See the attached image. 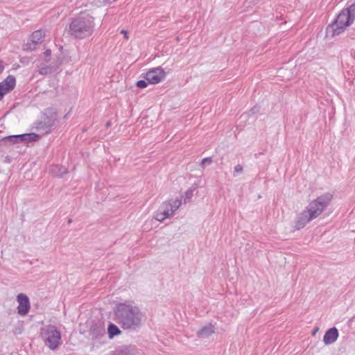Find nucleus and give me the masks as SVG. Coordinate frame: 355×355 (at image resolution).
I'll use <instances>...</instances> for the list:
<instances>
[{"mask_svg":"<svg viewBox=\"0 0 355 355\" xmlns=\"http://www.w3.org/2000/svg\"><path fill=\"white\" fill-rule=\"evenodd\" d=\"M113 312L114 321L126 331H138L146 320L145 313L130 301L117 304Z\"/></svg>","mask_w":355,"mask_h":355,"instance_id":"f257e3e1","label":"nucleus"},{"mask_svg":"<svg viewBox=\"0 0 355 355\" xmlns=\"http://www.w3.org/2000/svg\"><path fill=\"white\" fill-rule=\"evenodd\" d=\"M332 195L327 193L312 200L297 217L295 229L303 228L308 223L318 217L329 205Z\"/></svg>","mask_w":355,"mask_h":355,"instance_id":"f03ea898","label":"nucleus"},{"mask_svg":"<svg viewBox=\"0 0 355 355\" xmlns=\"http://www.w3.org/2000/svg\"><path fill=\"white\" fill-rule=\"evenodd\" d=\"M355 19V4L343 9L336 19L327 28V35L334 37L343 33Z\"/></svg>","mask_w":355,"mask_h":355,"instance_id":"7ed1b4c3","label":"nucleus"},{"mask_svg":"<svg viewBox=\"0 0 355 355\" xmlns=\"http://www.w3.org/2000/svg\"><path fill=\"white\" fill-rule=\"evenodd\" d=\"M94 27L93 17L83 12L72 19L69 25V32L76 38L83 39L92 35Z\"/></svg>","mask_w":355,"mask_h":355,"instance_id":"20e7f679","label":"nucleus"},{"mask_svg":"<svg viewBox=\"0 0 355 355\" xmlns=\"http://www.w3.org/2000/svg\"><path fill=\"white\" fill-rule=\"evenodd\" d=\"M41 336L45 345L52 350L56 349L62 344L60 332L53 325L42 328Z\"/></svg>","mask_w":355,"mask_h":355,"instance_id":"39448f33","label":"nucleus"},{"mask_svg":"<svg viewBox=\"0 0 355 355\" xmlns=\"http://www.w3.org/2000/svg\"><path fill=\"white\" fill-rule=\"evenodd\" d=\"M182 205L180 199H171L163 202L159 209L155 212L154 218L160 222L171 217Z\"/></svg>","mask_w":355,"mask_h":355,"instance_id":"423d86ee","label":"nucleus"},{"mask_svg":"<svg viewBox=\"0 0 355 355\" xmlns=\"http://www.w3.org/2000/svg\"><path fill=\"white\" fill-rule=\"evenodd\" d=\"M56 120V113L51 110H46L43 114L41 120L37 123V129L48 133L53 126Z\"/></svg>","mask_w":355,"mask_h":355,"instance_id":"0eeeda50","label":"nucleus"},{"mask_svg":"<svg viewBox=\"0 0 355 355\" xmlns=\"http://www.w3.org/2000/svg\"><path fill=\"white\" fill-rule=\"evenodd\" d=\"M166 75L164 70L161 67H157L148 71L144 78L148 83L155 85L164 80Z\"/></svg>","mask_w":355,"mask_h":355,"instance_id":"6e6552de","label":"nucleus"},{"mask_svg":"<svg viewBox=\"0 0 355 355\" xmlns=\"http://www.w3.org/2000/svg\"><path fill=\"white\" fill-rule=\"evenodd\" d=\"M18 302L17 311L21 315H25L30 309V302L28 297L23 293H20L17 297Z\"/></svg>","mask_w":355,"mask_h":355,"instance_id":"1a4fd4ad","label":"nucleus"},{"mask_svg":"<svg viewBox=\"0 0 355 355\" xmlns=\"http://www.w3.org/2000/svg\"><path fill=\"white\" fill-rule=\"evenodd\" d=\"M15 85V78L9 76L6 79L1 83H0V100L3 96L12 90Z\"/></svg>","mask_w":355,"mask_h":355,"instance_id":"9d476101","label":"nucleus"},{"mask_svg":"<svg viewBox=\"0 0 355 355\" xmlns=\"http://www.w3.org/2000/svg\"><path fill=\"white\" fill-rule=\"evenodd\" d=\"M338 337V331L336 327L328 329L323 337L325 345H330L336 341Z\"/></svg>","mask_w":355,"mask_h":355,"instance_id":"9b49d317","label":"nucleus"},{"mask_svg":"<svg viewBox=\"0 0 355 355\" xmlns=\"http://www.w3.org/2000/svg\"><path fill=\"white\" fill-rule=\"evenodd\" d=\"M90 335L92 339H100L105 336V329L101 324H94L90 329Z\"/></svg>","mask_w":355,"mask_h":355,"instance_id":"f8f14e48","label":"nucleus"},{"mask_svg":"<svg viewBox=\"0 0 355 355\" xmlns=\"http://www.w3.org/2000/svg\"><path fill=\"white\" fill-rule=\"evenodd\" d=\"M215 331L214 327L209 324L203 327L198 331V336L201 338H207L211 336Z\"/></svg>","mask_w":355,"mask_h":355,"instance_id":"ddd939ff","label":"nucleus"},{"mask_svg":"<svg viewBox=\"0 0 355 355\" xmlns=\"http://www.w3.org/2000/svg\"><path fill=\"white\" fill-rule=\"evenodd\" d=\"M1 144L5 146H11L15 144H21V140H19V135H10L8 137H3L1 140Z\"/></svg>","mask_w":355,"mask_h":355,"instance_id":"4468645a","label":"nucleus"},{"mask_svg":"<svg viewBox=\"0 0 355 355\" xmlns=\"http://www.w3.org/2000/svg\"><path fill=\"white\" fill-rule=\"evenodd\" d=\"M19 135V140H21V143H28L31 141H37L39 139V135L35 133H28V134H22Z\"/></svg>","mask_w":355,"mask_h":355,"instance_id":"2eb2a0df","label":"nucleus"},{"mask_svg":"<svg viewBox=\"0 0 355 355\" xmlns=\"http://www.w3.org/2000/svg\"><path fill=\"white\" fill-rule=\"evenodd\" d=\"M44 37V32L42 30H37L33 32L31 36V40L34 44L40 43Z\"/></svg>","mask_w":355,"mask_h":355,"instance_id":"dca6fc26","label":"nucleus"},{"mask_svg":"<svg viewBox=\"0 0 355 355\" xmlns=\"http://www.w3.org/2000/svg\"><path fill=\"white\" fill-rule=\"evenodd\" d=\"M107 333L109 335V338H113L114 336L121 334V331L116 324L110 323L108 325Z\"/></svg>","mask_w":355,"mask_h":355,"instance_id":"f3484780","label":"nucleus"},{"mask_svg":"<svg viewBox=\"0 0 355 355\" xmlns=\"http://www.w3.org/2000/svg\"><path fill=\"white\" fill-rule=\"evenodd\" d=\"M52 173H55L58 176L62 177L64 174L67 173V170L65 168L55 166L52 168Z\"/></svg>","mask_w":355,"mask_h":355,"instance_id":"a211bd4d","label":"nucleus"},{"mask_svg":"<svg viewBox=\"0 0 355 355\" xmlns=\"http://www.w3.org/2000/svg\"><path fill=\"white\" fill-rule=\"evenodd\" d=\"M193 189H189L185 192L184 196H183L184 203H186L187 201L191 200L192 196H193Z\"/></svg>","mask_w":355,"mask_h":355,"instance_id":"6ab92c4d","label":"nucleus"},{"mask_svg":"<svg viewBox=\"0 0 355 355\" xmlns=\"http://www.w3.org/2000/svg\"><path fill=\"white\" fill-rule=\"evenodd\" d=\"M243 168L241 164H237L234 168V176H237L239 174L243 172Z\"/></svg>","mask_w":355,"mask_h":355,"instance_id":"aec40b11","label":"nucleus"},{"mask_svg":"<svg viewBox=\"0 0 355 355\" xmlns=\"http://www.w3.org/2000/svg\"><path fill=\"white\" fill-rule=\"evenodd\" d=\"M148 85V81L147 80H139L137 83V86L139 87V88H145Z\"/></svg>","mask_w":355,"mask_h":355,"instance_id":"412c9836","label":"nucleus"},{"mask_svg":"<svg viewBox=\"0 0 355 355\" xmlns=\"http://www.w3.org/2000/svg\"><path fill=\"white\" fill-rule=\"evenodd\" d=\"M211 162H212V159L211 157H206L202 160L201 165L202 166H205L211 164Z\"/></svg>","mask_w":355,"mask_h":355,"instance_id":"4be33fe9","label":"nucleus"},{"mask_svg":"<svg viewBox=\"0 0 355 355\" xmlns=\"http://www.w3.org/2000/svg\"><path fill=\"white\" fill-rule=\"evenodd\" d=\"M49 71V69L46 67H43L40 70V73L41 74H47Z\"/></svg>","mask_w":355,"mask_h":355,"instance_id":"5701e85b","label":"nucleus"},{"mask_svg":"<svg viewBox=\"0 0 355 355\" xmlns=\"http://www.w3.org/2000/svg\"><path fill=\"white\" fill-rule=\"evenodd\" d=\"M4 69V66L3 64V62L0 60V73L3 71Z\"/></svg>","mask_w":355,"mask_h":355,"instance_id":"b1692460","label":"nucleus"},{"mask_svg":"<svg viewBox=\"0 0 355 355\" xmlns=\"http://www.w3.org/2000/svg\"><path fill=\"white\" fill-rule=\"evenodd\" d=\"M121 33H123V35H125V38L126 40H128V35H127V32H126L125 30H122V31H121Z\"/></svg>","mask_w":355,"mask_h":355,"instance_id":"393cba45","label":"nucleus"}]
</instances>
